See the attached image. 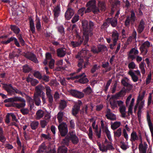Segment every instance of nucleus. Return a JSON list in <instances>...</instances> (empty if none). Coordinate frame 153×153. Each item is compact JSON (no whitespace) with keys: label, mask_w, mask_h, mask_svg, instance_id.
<instances>
[{"label":"nucleus","mask_w":153,"mask_h":153,"mask_svg":"<svg viewBox=\"0 0 153 153\" xmlns=\"http://www.w3.org/2000/svg\"><path fill=\"white\" fill-rule=\"evenodd\" d=\"M139 137L137 135L136 132L135 131H133L131 134V138L130 139V141L132 142V144H133V142L138 140Z\"/></svg>","instance_id":"aec40b11"},{"label":"nucleus","mask_w":153,"mask_h":153,"mask_svg":"<svg viewBox=\"0 0 153 153\" xmlns=\"http://www.w3.org/2000/svg\"><path fill=\"white\" fill-rule=\"evenodd\" d=\"M66 53V50L65 48H59L57 50V56L60 57H64Z\"/></svg>","instance_id":"dca6fc26"},{"label":"nucleus","mask_w":153,"mask_h":153,"mask_svg":"<svg viewBox=\"0 0 153 153\" xmlns=\"http://www.w3.org/2000/svg\"><path fill=\"white\" fill-rule=\"evenodd\" d=\"M44 112L42 110L37 111L36 113V118L37 120H39L42 118L44 115Z\"/></svg>","instance_id":"412c9836"},{"label":"nucleus","mask_w":153,"mask_h":153,"mask_svg":"<svg viewBox=\"0 0 153 153\" xmlns=\"http://www.w3.org/2000/svg\"><path fill=\"white\" fill-rule=\"evenodd\" d=\"M109 64L108 62H106L102 63V66L103 68H106L105 72H108L110 71L111 69V67H109Z\"/></svg>","instance_id":"c9c22d12"},{"label":"nucleus","mask_w":153,"mask_h":153,"mask_svg":"<svg viewBox=\"0 0 153 153\" xmlns=\"http://www.w3.org/2000/svg\"><path fill=\"white\" fill-rule=\"evenodd\" d=\"M6 140L3 129L0 128V141L2 143H4Z\"/></svg>","instance_id":"5701e85b"},{"label":"nucleus","mask_w":153,"mask_h":153,"mask_svg":"<svg viewBox=\"0 0 153 153\" xmlns=\"http://www.w3.org/2000/svg\"><path fill=\"white\" fill-rule=\"evenodd\" d=\"M109 23H110L111 26L114 27H115L117 25V19H110L108 18Z\"/></svg>","instance_id":"bb28decb"},{"label":"nucleus","mask_w":153,"mask_h":153,"mask_svg":"<svg viewBox=\"0 0 153 153\" xmlns=\"http://www.w3.org/2000/svg\"><path fill=\"white\" fill-rule=\"evenodd\" d=\"M20 111L23 115H25L29 113V110L28 108H23L21 109Z\"/></svg>","instance_id":"6e6d98bb"},{"label":"nucleus","mask_w":153,"mask_h":153,"mask_svg":"<svg viewBox=\"0 0 153 153\" xmlns=\"http://www.w3.org/2000/svg\"><path fill=\"white\" fill-rule=\"evenodd\" d=\"M121 125V123L120 122L116 121L111 124V128L113 130H115L120 126Z\"/></svg>","instance_id":"473e14b6"},{"label":"nucleus","mask_w":153,"mask_h":153,"mask_svg":"<svg viewBox=\"0 0 153 153\" xmlns=\"http://www.w3.org/2000/svg\"><path fill=\"white\" fill-rule=\"evenodd\" d=\"M95 135L98 138H100L101 137V130L100 128L99 129L96 127L95 129V130L94 131Z\"/></svg>","instance_id":"a18cd8bd"},{"label":"nucleus","mask_w":153,"mask_h":153,"mask_svg":"<svg viewBox=\"0 0 153 153\" xmlns=\"http://www.w3.org/2000/svg\"><path fill=\"white\" fill-rule=\"evenodd\" d=\"M98 6L100 8V10L104 11L106 9V6L104 2L102 1H98Z\"/></svg>","instance_id":"b1692460"},{"label":"nucleus","mask_w":153,"mask_h":153,"mask_svg":"<svg viewBox=\"0 0 153 153\" xmlns=\"http://www.w3.org/2000/svg\"><path fill=\"white\" fill-rule=\"evenodd\" d=\"M30 30L32 33L35 32V27L33 21L32 19H30Z\"/></svg>","instance_id":"c756f323"},{"label":"nucleus","mask_w":153,"mask_h":153,"mask_svg":"<svg viewBox=\"0 0 153 153\" xmlns=\"http://www.w3.org/2000/svg\"><path fill=\"white\" fill-rule=\"evenodd\" d=\"M100 68V65H98L97 64L94 65L91 69V71L92 73H94L96 71L99 69Z\"/></svg>","instance_id":"c03bdc74"},{"label":"nucleus","mask_w":153,"mask_h":153,"mask_svg":"<svg viewBox=\"0 0 153 153\" xmlns=\"http://www.w3.org/2000/svg\"><path fill=\"white\" fill-rule=\"evenodd\" d=\"M101 126L102 129V131L106 133L108 138L109 140H110L111 137L110 134V132L108 129V127L106 125L105 123H104V121L102 120L101 121Z\"/></svg>","instance_id":"9d476101"},{"label":"nucleus","mask_w":153,"mask_h":153,"mask_svg":"<svg viewBox=\"0 0 153 153\" xmlns=\"http://www.w3.org/2000/svg\"><path fill=\"white\" fill-rule=\"evenodd\" d=\"M46 150V146L44 143H42L39 147L37 152L38 153H39L41 152H43Z\"/></svg>","instance_id":"09e8293b"},{"label":"nucleus","mask_w":153,"mask_h":153,"mask_svg":"<svg viewBox=\"0 0 153 153\" xmlns=\"http://www.w3.org/2000/svg\"><path fill=\"white\" fill-rule=\"evenodd\" d=\"M139 149L140 153H146V148L144 146L142 142L139 145Z\"/></svg>","instance_id":"2f4dec72"},{"label":"nucleus","mask_w":153,"mask_h":153,"mask_svg":"<svg viewBox=\"0 0 153 153\" xmlns=\"http://www.w3.org/2000/svg\"><path fill=\"white\" fill-rule=\"evenodd\" d=\"M24 56L26 58L33 62L36 63L38 62V60L35 55L33 53L28 52L25 53Z\"/></svg>","instance_id":"f8f14e48"},{"label":"nucleus","mask_w":153,"mask_h":153,"mask_svg":"<svg viewBox=\"0 0 153 153\" xmlns=\"http://www.w3.org/2000/svg\"><path fill=\"white\" fill-rule=\"evenodd\" d=\"M76 40L75 41H72L71 42L70 45L73 48H75L76 47H79L80 46L82 43L83 40H84V45H86L87 43L85 44V38L84 37V36H83V38H82L79 35H77L76 36Z\"/></svg>","instance_id":"7ed1b4c3"},{"label":"nucleus","mask_w":153,"mask_h":153,"mask_svg":"<svg viewBox=\"0 0 153 153\" xmlns=\"http://www.w3.org/2000/svg\"><path fill=\"white\" fill-rule=\"evenodd\" d=\"M5 89L9 93H12L14 92L13 91V88L11 84L6 85L4 86Z\"/></svg>","instance_id":"4be33fe9"},{"label":"nucleus","mask_w":153,"mask_h":153,"mask_svg":"<svg viewBox=\"0 0 153 153\" xmlns=\"http://www.w3.org/2000/svg\"><path fill=\"white\" fill-rule=\"evenodd\" d=\"M110 105L111 108L113 109H114L115 108L117 107V101L112 100L110 102Z\"/></svg>","instance_id":"13d9d810"},{"label":"nucleus","mask_w":153,"mask_h":153,"mask_svg":"<svg viewBox=\"0 0 153 153\" xmlns=\"http://www.w3.org/2000/svg\"><path fill=\"white\" fill-rule=\"evenodd\" d=\"M129 79L127 78H125L124 79H123L121 80V83L124 86H126L128 84Z\"/></svg>","instance_id":"680f3d73"},{"label":"nucleus","mask_w":153,"mask_h":153,"mask_svg":"<svg viewBox=\"0 0 153 153\" xmlns=\"http://www.w3.org/2000/svg\"><path fill=\"white\" fill-rule=\"evenodd\" d=\"M60 11V8L59 5H57L54 7L53 10L54 12V15L56 17H57Z\"/></svg>","instance_id":"c85d7f7f"},{"label":"nucleus","mask_w":153,"mask_h":153,"mask_svg":"<svg viewBox=\"0 0 153 153\" xmlns=\"http://www.w3.org/2000/svg\"><path fill=\"white\" fill-rule=\"evenodd\" d=\"M150 46V43L148 41H146L143 43L140 47V49L141 53L143 54L146 55L148 52V49Z\"/></svg>","instance_id":"0eeeda50"},{"label":"nucleus","mask_w":153,"mask_h":153,"mask_svg":"<svg viewBox=\"0 0 153 153\" xmlns=\"http://www.w3.org/2000/svg\"><path fill=\"white\" fill-rule=\"evenodd\" d=\"M143 5L140 4V7L138 9V11L137 12V15L138 16H142L143 15V13L142 11V7Z\"/></svg>","instance_id":"bf43d9fd"},{"label":"nucleus","mask_w":153,"mask_h":153,"mask_svg":"<svg viewBox=\"0 0 153 153\" xmlns=\"http://www.w3.org/2000/svg\"><path fill=\"white\" fill-rule=\"evenodd\" d=\"M23 71L25 73H28L31 70V68L27 65H25L23 67Z\"/></svg>","instance_id":"37998d69"},{"label":"nucleus","mask_w":153,"mask_h":153,"mask_svg":"<svg viewBox=\"0 0 153 153\" xmlns=\"http://www.w3.org/2000/svg\"><path fill=\"white\" fill-rule=\"evenodd\" d=\"M77 90L75 89H71L68 91V92L73 97H76Z\"/></svg>","instance_id":"052dcab7"},{"label":"nucleus","mask_w":153,"mask_h":153,"mask_svg":"<svg viewBox=\"0 0 153 153\" xmlns=\"http://www.w3.org/2000/svg\"><path fill=\"white\" fill-rule=\"evenodd\" d=\"M69 139V138L67 137H66L64 139L62 142V146H63V145L68 146V145Z\"/></svg>","instance_id":"3c124183"},{"label":"nucleus","mask_w":153,"mask_h":153,"mask_svg":"<svg viewBox=\"0 0 153 153\" xmlns=\"http://www.w3.org/2000/svg\"><path fill=\"white\" fill-rule=\"evenodd\" d=\"M13 91L14 92H15L16 94H20L23 97H24L25 95H26V94L25 93H22V92L15 88H13Z\"/></svg>","instance_id":"e2e57ef3"},{"label":"nucleus","mask_w":153,"mask_h":153,"mask_svg":"<svg viewBox=\"0 0 153 153\" xmlns=\"http://www.w3.org/2000/svg\"><path fill=\"white\" fill-rule=\"evenodd\" d=\"M46 91V95L48 99L50 104L51 105L53 102V98L51 94V90L50 87L48 86H46L45 87Z\"/></svg>","instance_id":"6e6552de"},{"label":"nucleus","mask_w":153,"mask_h":153,"mask_svg":"<svg viewBox=\"0 0 153 153\" xmlns=\"http://www.w3.org/2000/svg\"><path fill=\"white\" fill-rule=\"evenodd\" d=\"M74 14L73 10L71 8H68L65 15V17L67 20L70 19Z\"/></svg>","instance_id":"ddd939ff"},{"label":"nucleus","mask_w":153,"mask_h":153,"mask_svg":"<svg viewBox=\"0 0 153 153\" xmlns=\"http://www.w3.org/2000/svg\"><path fill=\"white\" fill-rule=\"evenodd\" d=\"M15 102H20L14 103L13 106L17 108L20 109L24 108L26 105V101L23 98L20 97H16Z\"/></svg>","instance_id":"20e7f679"},{"label":"nucleus","mask_w":153,"mask_h":153,"mask_svg":"<svg viewBox=\"0 0 153 153\" xmlns=\"http://www.w3.org/2000/svg\"><path fill=\"white\" fill-rule=\"evenodd\" d=\"M145 63L144 62H142L139 64V68L140 69V71L143 74H145V70L144 68Z\"/></svg>","instance_id":"a19ab883"},{"label":"nucleus","mask_w":153,"mask_h":153,"mask_svg":"<svg viewBox=\"0 0 153 153\" xmlns=\"http://www.w3.org/2000/svg\"><path fill=\"white\" fill-rule=\"evenodd\" d=\"M120 111L122 117H125L126 116V108L125 106L120 108Z\"/></svg>","instance_id":"f704fd0d"},{"label":"nucleus","mask_w":153,"mask_h":153,"mask_svg":"<svg viewBox=\"0 0 153 153\" xmlns=\"http://www.w3.org/2000/svg\"><path fill=\"white\" fill-rule=\"evenodd\" d=\"M67 103L66 101L64 100H62L60 102L59 108V109L62 111L63 110L66 106Z\"/></svg>","instance_id":"e433bc0d"},{"label":"nucleus","mask_w":153,"mask_h":153,"mask_svg":"<svg viewBox=\"0 0 153 153\" xmlns=\"http://www.w3.org/2000/svg\"><path fill=\"white\" fill-rule=\"evenodd\" d=\"M33 75L36 78L39 79H42V74L39 71H35Z\"/></svg>","instance_id":"864d4df0"},{"label":"nucleus","mask_w":153,"mask_h":153,"mask_svg":"<svg viewBox=\"0 0 153 153\" xmlns=\"http://www.w3.org/2000/svg\"><path fill=\"white\" fill-rule=\"evenodd\" d=\"M111 38L113 42H114V44L117 42L119 39V35L117 31L116 30H114L111 33Z\"/></svg>","instance_id":"f3484780"},{"label":"nucleus","mask_w":153,"mask_h":153,"mask_svg":"<svg viewBox=\"0 0 153 153\" xmlns=\"http://www.w3.org/2000/svg\"><path fill=\"white\" fill-rule=\"evenodd\" d=\"M122 129L121 128H119L116 131L114 132V136L119 137L121 135Z\"/></svg>","instance_id":"8fccbe9b"},{"label":"nucleus","mask_w":153,"mask_h":153,"mask_svg":"<svg viewBox=\"0 0 153 153\" xmlns=\"http://www.w3.org/2000/svg\"><path fill=\"white\" fill-rule=\"evenodd\" d=\"M45 88L44 87L41 85H38L35 88V92L34 93L33 100L35 104L37 106H39L41 103L40 96L42 91Z\"/></svg>","instance_id":"f03ea898"},{"label":"nucleus","mask_w":153,"mask_h":153,"mask_svg":"<svg viewBox=\"0 0 153 153\" xmlns=\"http://www.w3.org/2000/svg\"><path fill=\"white\" fill-rule=\"evenodd\" d=\"M58 128L62 136H64L67 134L68 132L67 126L65 123H61L59 125Z\"/></svg>","instance_id":"39448f33"},{"label":"nucleus","mask_w":153,"mask_h":153,"mask_svg":"<svg viewBox=\"0 0 153 153\" xmlns=\"http://www.w3.org/2000/svg\"><path fill=\"white\" fill-rule=\"evenodd\" d=\"M16 38L13 37H11L10 38H8L7 41H2L1 43L3 44H7L10 43L11 42L13 41H14Z\"/></svg>","instance_id":"de8ad7c7"},{"label":"nucleus","mask_w":153,"mask_h":153,"mask_svg":"<svg viewBox=\"0 0 153 153\" xmlns=\"http://www.w3.org/2000/svg\"><path fill=\"white\" fill-rule=\"evenodd\" d=\"M56 80H52L49 83V85L51 86H56L58 85Z\"/></svg>","instance_id":"774afa93"},{"label":"nucleus","mask_w":153,"mask_h":153,"mask_svg":"<svg viewBox=\"0 0 153 153\" xmlns=\"http://www.w3.org/2000/svg\"><path fill=\"white\" fill-rule=\"evenodd\" d=\"M97 145L98 146L100 150L102 152H107L106 145L103 144H101L100 142L97 143Z\"/></svg>","instance_id":"a878e982"},{"label":"nucleus","mask_w":153,"mask_h":153,"mask_svg":"<svg viewBox=\"0 0 153 153\" xmlns=\"http://www.w3.org/2000/svg\"><path fill=\"white\" fill-rule=\"evenodd\" d=\"M64 113L61 111L59 112L57 115V118L59 123L61 122L62 121V118Z\"/></svg>","instance_id":"58836bf2"},{"label":"nucleus","mask_w":153,"mask_h":153,"mask_svg":"<svg viewBox=\"0 0 153 153\" xmlns=\"http://www.w3.org/2000/svg\"><path fill=\"white\" fill-rule=\"evenodd\" d=\"M41 137L45 140H50L51 139L50 134L48 133L47 134H42L41 135Z\"/></svg>","instance_id":"603ef678"},{"label":"nucleus","mask_w":153,"mask_h":153,"mask_svg":"<svg viewBox=\"0 0 153 153\" xmlns=\"http://www.w3.org/2000/svg\"><path fill=\"white\" fill-rule=\"evenodd\" d=\"M51 117V116L50 113H46L45 115L44 119V120H45L48 123L50 121Z\"/></svg>","instance_id":"0e129e2a"},{"label":"nucleus","mask_w":153,"mask_h":153,"mask_svg":"<svg viewBox=\"0 0 153 153\" xmlns=\"http://www.w3.org/2000/svg\"><path fill=\"white\" fill-rule=\"evenodd\" d=\"M36 27L38 30L40 29L41 27V23L40 20L39 19H37L36 20Z\"/></svg>","instance_id":"338daca9"},{"label":"nucleus","mask_w":153,"mask_h":153,"mask_svg":"<svg viewBox=\"0 0 153 153\" xmlns=\"http://www.w3.org/2000/svg\"><path fill=\"white\" fill-rule=\"evenodd\" d=\"M10 28L11 30L16 34H18L20 31L19 27L16 25H11Z\"/></svg>","instance_id":"cd10ccee"},{"label":"nucleus","mask_w":153,"mask_h":153,"mask_svg":"<svg viewBox=\"0 0 153 153\" xmlns=\"http://www.w3.org/2000/svg\"><path fill=\"white\" fill-rule=\"evenodd\" d=\"M69 139L74 144H77L79 141L78 138L75 134H74L73 132L70 134Z\"/></svg>","instance_id":"a211bd4d"},{"label":"nucleus","mask_w":153,"mask_h":153,"mask_svg":"<svg viewBox=\"0 0 153 153\" xmlns=\"http://www.w3.org/2000/svg\"><path fill=\"white\" fill-rule=\"evenodd\" d=\"M109 23L108 20V18L103 23V24L101 27V28L102 29L104 30L107 28L109 26Z\"/></svg>","instance_id":"ea45409f"},{"label":"nucleus","mask_w":153,"mask_h":153,"mask_svg":"<svg viewBox=\"0 0 153 153\" xmlns=\"http://www.w3.org/2000/svg\"><path fill=\"white\" fill-rule=\"evenodd\" d=\"M83 92H84L86 95H88L91 93L92 91L90 87H88L86 88L83 90Z\"/></svg>","instance_id":"49530a36"},{"label":"nucleus","mask_w":153,"mask_h":153,"mask_svg":"<svg viewBox=\"0 0 153 153\" xmlns=\"http://www.w3.org/2000/svg\"><path fill=\"white\" fill-rule=\"evenodd\" d=\"M39 125V123L36 121L32 122L30 124V126L32 129L35 130L37 128Z\"/></svg>","instance_id":"393cba45"},{"label":"nucleus","mask_w":153,"mask_h":153,"mask_svg":"<svg viewBox=\"0 0 153 153\" xmlns=\"http://www.w3.org/2000/svg\"><path fill=\"white\" fill-rule=\"evenodd\" d=\"M145 23L143 19H141L140 22L137 29L138 33H140L144 30L145 28Z\"/></svg>","instance_id":"2eb2a0df"},{"label":"nucleus","mask_w":153,"mask_h":153,"mask_svg":"<svg viewBox=\"0 0 153 153\" xmlns=\"http://www.w3.org/2000/svg\"><path fill=\"white\" fill-rule=\"evenodd\" d=\"M128 74L131 76L132 80L134 82H136L138 80V77L135 74V73L132 70H130L128 72Z\"/></svg>","instance_id":"6ab92c4d"},{"label":"nucleus","mask_w":153,"mask_h":153,"mask_svg":"<svg viewBox=\"0 0 153 153\" xmlns=\"http://www.w3.org/2000/svg\"><path fill=\"white\" fill-rule=\"evenodd\" d=\"M83 29V36L85 38V43H87L89 40V37L93 35L92 30L89 28L88 21L85 20H82L81 22Z\"/></svg>","instance_id":"f257e3e1"},{"label":"nucleus","mask_w":153,"mask_h":153,"mask_svg":"<svg viewBox=\"0 0 153 153\" xmlns=\"http://www.w3.org/2000/svg\"><path fill=\"white\" fill-rule=\"evenodd\" d=\"M79 16L78 15H75L71 20V22L73 23L76 22L79 20Z\"/></svg>","instance_id":"69168bd1"},{"label":"nucleus","mask_w":153,"mask_h":153,"mask_svg":"<svg viewBox=\"0 0 153 153\" xmlns=\"http://www.w3.org/2000/svg\"><path fill=\"white\" fill-rule=\"evenodd\" d=\"M138 51L134 48L132 49L130 51L128 55V58L131 60H133L136 58V56L138 54Z\"/></svg>","instance_id":"9b49d317"},{"label":"nucleus","mask_w":153,"mask_h":153,"mask_svg":"<svg viewBox=\"0 0 153 153\" xmlns=\"http://www.w3.org/2000/svg\"><path fill=\"white\" fill-rule=\"evenodd\" d=\"M67 148L64 146H62L59 147L57 153H67Z\"/></svg>","instance_id":"4c0bfd02"},{"label":"nucleus","mask_w":153,"mask_h":153,"mask_svg":"<svg viewBox=\"0 0 153 153\" xmlns=\"http://www.w3.org/2000/svg\"><path fill=\"white\" fill-rule=\"evenodd\" d=\"M84 96V94L83 92L78 91L76 96V98L79 99H81Z\"/></svg>","instance_id":"4d7b16f0"},{"label":"nucleus","mask_w":153,"mask_h":153,"mask_svg":"<svg viewBox=\"0 0 153 153\" xmlns=\"http://www.w3.org/2000/svg\"><path fill=\"white\" fill-rule=\"evenodd\" d=\"M99 52L101 51H105L107 50L106 47L104 45H99L98 47Z\"/></svg>","instance_id":"5fc2aeb1"},{"label":"nucleus","mask_w":153,"mask_h":153,"mask_svg":"<svg viewBox=\"0 0 153 153\" xmlns=\"http://www.w3.org/2000/svg\"><path fill=\"white\" fill-rule=\"evenodd\" d=\"M96 2L95 0H91L87 4L88 6L92 8V11L94 14H97L99 11V8L96 5Z\"/></svg>","instance_id":"423d86ee"},{"label":"nucleus","mask_w":153,"mask_h":153,"mask_svg":"<svg viewBox=\"0 0 153 153\" xmlns=\"http://www.w3.org/2000/svg\"><path fill=\"white\" fill-rule=\"evenodd\" d=\"M107 151V150H113L114 148L112 146V144L110 142H107L106 144Z\"/></svg>","instance_id":"79ce46f5"},{"label":"nucleus","mask_w":153,"mask_h":153,"mask_svg":"<svg viewBox=\"0 0 153 153\" xmlns=\"http://www.w3.org/2000/svg\"><path fill=\"white\" fill-rule=\"evenodd\" d=\"M80 109V106L79 105H75L74 108L72 110V113L73 115H75L76 114Z\"/></svg>","instance_id":"72a5a7b5"},{"label":"nucleus","mask_w":153,"mask_h":153,"mask_svg":"<svg viewBox=\"0 0 153 153\" xmlns=\"http://www.w3.org/2000/svg\"><path fill=\"white\" fill-rule=\"evenodd\" d=\"M131 13L130 17V20L131 23L133 24L136 20V17L133 11H131Z\"/></svg>","instance_id":"7c9ffc66"},{"label":"nucleus","mask_w":153,"mask_h":153,"mask_svg":"<svg viewBox=\"0 0 153 153\" xmlns=\"http://www.w3.org/2000/svg\"><path fill=\"white\" fill-rule=\"evenodd\" d=\"M107 118L112 120H116L115 115L111 112L110 109L108 108L107 110V114L105 115Z\"/></svg>","instance_id":"4468645a"},{"label":"nucleus","mask_w":153,"mask_h":153,"mask_svg":"<svg viewBox=\"0 0 153 153\" xmlns=\"http://www.w3.org/2000/svg\"><path fill=\"white\" fill-rule=\"evenodd\" d=\"M80 78L79 79V82L80 83L85 84L88 82V79L86 77V76L85 75L84 73L76 76L73 78L75 79H78Z\"/></svg>","instance_id":"1a4fd4ad"}]
</instances>
